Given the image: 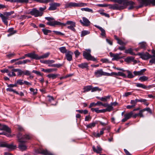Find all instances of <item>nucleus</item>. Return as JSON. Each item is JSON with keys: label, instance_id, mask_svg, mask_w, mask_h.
Returning a JSON list of instances; mask_svg holds the SVG:
<instances>
[{"label": "nucleus", "instance_id": "41", "mask_svg": "<svg viewBox=\"0 0 155 155\" xmlns=\"http://www.w3.org/2000/svg\"><path fill=\"white\" fill-rule=\"evenodd\" d=\"M81 10L82 11H85L86 12H91V13L93 12V10L92 9L88 8H81Z\"/></svg>", "mask_w": 155, "mask_h": 155}, {"label": "nucleus", "instance_id": "34", "mask_svg": "<svg viewBox=\"0 0 155 155\" xmlns=\"http://www.w3.org/2000/svg\"><path fill=\"white\" fill-rule=\"evenodd\" d=\"M90 32L88 31L84 30L82 31L81 34V37L85 36V35L89 34Z\"/></svg>", "mask_w": 155, "mask_h": 155}, {"label": "nucleus", "instance_id": "17", "mask_svg": "<svg viewBox=\"0 0 155 155\" xmlns=\"http://www.w3.org/2000/svg\"><path fill=\"white\" fill-rule=\"evenodd\" d=\"M92 149L94 152L97 153H101L102 151V149L99 145H98L96 147L94 146L92 147Z\"/></svg>", "mask_w": 155, "mask_h": 155}, {"label": "nucleus", "instance_id": "12", "mask_svg": "<svg viewBox=\"0 0 155 155\" xmlns=\"http://www.w3.org/2000/svg\"><path fill=\"white\" fill-rule=\"evenodd\" d=\"M137 55L140 56V58L143 59L147 60L150 58H152L151 55L147 52L145 53H138L137 54Z\"/></svg>", "mask_w": 155, "mask_h": 155}, {"label": "nucleus", "instance_id": "21", "mask_svg": "<svg viewBox=\"0 0 155 155\" xmlns=\"http://www.w3.org/2000/svg\"><path fill=\"white\" fill-rule=\"evenodd\" d=\"M125 53L126 54H129L132 55H137V54H135L133 51V50L131 48H129L125 50Z\"/></svg>", "mask_w": 155, "mask_h": 155}, {"label": "nucleus", "instance_id": "61", "mask_svg": "<svg viewBox=\"0 0 155 155\" xmlns=\"http://www.w3.org/2000/svg\"><path fill=\"white\" fill-rule=\"evenodd\" d=\"M53 32L55 33L56 35H64L63 33L60 31H53Z\"/></svg>", "mask_w": 155, "mask_h": 155}, {"label": "nucleus", "instance_id": "38", "mask_svg": "<svg viewBox=\"0 0 155 155\" xmlns=\"http://www.w3.org/2000/svg\"><path fill=\"white\" fill-rule=\"evenodd\" d=\"M28 2V0H14V2L17 3H27Z\"/></svg>", "mask_w": 155, "mask_h": 155}, {"label": "nucleus", "instance_id": "63", "mask_svg": "<svg viewBox=\"0 0 155 155\" xmlns=\"http://www.w3.org/2000/svg\"><path fill=\"white\" fill-rule=\"evenodd\" d=\"M6 135L7 137H9L11 136L10 133H5V132H2V133H0V135Z\"/></svg>", "mask_w": 155, "mask_h": 155}, {"label": "nucleus", "instance_id": "48", "mask_svg": "<svg viewBox=\"0 0 155 155\" xmlns=\"http://www.w3.org/2000/svg\"><path fill=\"white\" fill-rule=\"evenodd\" d=\"M110 96L108 95L104 97H102L101 98V101H106L107 99L110 98Z\"/></svg>", "mask_w": 155, "mask_h": 155}, {"label": "nucleus", "instance_id": "29", "mask_svg": "<svg viewBox=\"0 0 155 155\" xmlns=\"http://www.w3.org/2000/svg\"><path fill=\"white\" fill-rule=\"evenodd\" d=\"M134 59V57L133 56H129L127 57L124 60V61L127 63H129L133 61Z\"/></svg>", "mask_w": 155, "mask_h": 155}, {"label": "nucleus", "instance_id": "33", "mask_svg": "<svg viewBox=\"0 0 155 155\" xmlns=\"http://www.w3.org/2000/svg\"><path fill=\"white\" fill-rule=\"evenodd\" d=\"M139 44L140 46V48H141L145 49L146 48L147 44L145 42H143L140 43Z\"/></svg>", "mask_w": 155, "mask_h": 155}, {"label": "nucleus", "instance_id": "20", "mask_svg": "<svg viewBox=\"0 0 155 155\" xmlns=\"http://www.w3.org/2000/svg\"><path fill=\"white\" fill-rule=\"evenodd\" d=\"M42 63L48 64V66L49 67H53L51 66L53 65L52 63L55 62V61L54 60H47L44 61L43 62H42Z\"/></svg>", "mask_w": 155, "mask_h": 155}, {"label": "nucleus", "instance_id": "26", "mask_svg": "<svg viewBox=\"0 0 155 155\" xmlns=\"http://www.w3.org/2000/svg\"><path fill=\"white\" fill-rule=\"evenodd\" d=\"M128 2H131L132 3H130V4H127L126 5V7L128 5H130V7L128 8V9L129 10H131L133 9L134 7V5L135 4V3L134 2L131 1H129L128 0Z\"/></svg>", "mask_w": 155, "mask_h": 155}, {"label": "nucleus", "instance_id": "31", "mask_svg": "<svg viewBox=\"0 0 155 155\" xmlns=\"http://www.w3.org/2000/svg\"><path fill=\"white\" fill-rule=\"evenodd\" d=\"M148 79V78L145 76L140 77L139 78V80L141 82L147 81Z\"/></svg>", "mask_w": 155, "mask_h": 155}, {"label": "nucleus", "instance_id": "15", "mask_svg": "<svg viewBox=\"0 0 155 155\" xmlns=\"http://www.w3.org/2000/svg\"><path fill=\"white\" fill-rule=\"evenodd\" d=\"M83 21L81 20H80V22L84 26H88L90 25V22L85 17H82Z\"/></svg>", "mask_w": 155, "mask_h": 155}, {"label": "nucleus", "instance_id": "23", "mask_svg": "<svg viewBox=\"0 0 155 155\" xmlns=\"http://www.w3.org/2000/svg\"><path fill=\"white\" fill-rule=\"evenodd\" d=\"M94 26L101 31V35L102 36H105L106 35L105 30L103 28L97 25H95Z\"/></svg>", "mask_w": 155, "mask_h": 155}, {"label": "nucleus", "instance_id": "6", "mask_svg": "<svg viewBox=\"0 0 155 155\" xmlns=\"http://www.w3.org/2000/svg\"><path fill=\"white\" fill-rule=\"evenodd\" d=\"M50 55V53L48 52L46 53L43 55L39 56L38 55L36 54L34 52V53H31L27 54V56L31 57V58L33 59H35L36 60H39L41 58H47Z\"/></svg>", "mask_w": 155, "mask_h": 155}, {"label": "nucleus", "instance_id": "55", "mask_svg": "<svg viewBox=\"0 0 155 155\" xmlns=\"http://www.w3.org/2000/svg\"><path fill=\"white\" fill-rule=\"evenodd\" d=\"M151 59L150 60L149 63L150 64V65H151L152 64H155V58L152 57Z\"/></svg>", "mask_w": 155, "mask_h": 155}, {"label": "nucleus", "instance_id": "56", "mask_svg": "<svg viewBox=\"0 0 155 155\" xmlns=\"http://www.w3.org/2000/svg\"><path fill=\"white\" fill-rule=\"evenodd\" d=\"M17 31L14 30V28H10L8 29V32L9 33H14L15 32V34L16 33Z\"/></svg>", "mask_w": 155, "mask_h": 155}, {"label": "nucleus", "instance_id": "5", "mask_svg": "<svg viewBox=\"0 0 155 155\" xmlns=\"http://www.w3.org/2000/svg\"><path fill=\"white\" fill-rule=\"evenodd\" d=\"M91 50L90 49L85 50L83 51V55L84 58L87 60H91L93 61H97L96 58L91 55Z\"/></svg>", "mask_w": 155, "mask_h": 155}, {"label": "nucleus", "instance_id": "10", "mask_svg": "<svg viewBox=\"0 0 155 155\" xmlns=\"http://www.w3.org/2000/svg\"><path fill=\"white\" fill-rule=\"evenodd\" d=\"M30 13L31 15L35 17H41L42 16L41 12H39V10L36 8H33L30 12Z\"/></svg>", "mask_w": 155, "mask_h": 155}, {"label": "nucleus", "instance_id": "24", "mask_svg": "<svg viewBox=\"0 0 155 155\" xmlns=\"http://www.w3.org/2000/svg\"><path fill=\"white\" fill-rule=\"evenodd\" d=\"M78 66L79 68L82 69L88 68V64L86 62L80 64L78 65Z\"/></svg>", "mask_w": 155, "mask_h": 155}, {"label": "nucleus", "instance_id": "3", "mask_svg": "<svg viewBox=\"0 0 155 155\" xmlns=\"http://www.w3.org/2000/svg\"><path fill=\"white\" fill-rule=\"evenodd\" d=\"M140 4L138 8H141L144 6H147L150 4L155 6V0H137Z\"/></svg>", "mask_w": 155, "mask_h": 155}, {"label": "nucleus", "instance_id": "50", "mask_svg": "<svg viewBox=\"0 0 155 155\" xmlns=\"http://www.w3.org/2000/svg\"><path fill=\"white\" fill-rule=\"evenodd\" d=\"M117 76H122L125 78L127 77V76L125 74L120 72H118L117 73Z\"/></svg>", "mask_w": 155, "mask_h": 155}, {"label": "nucleus", "instance_id": "28", "mask_svg": "<svg viewBox=\"0 0 155 155\" xmlns=\"http://www.w3.org/2000/svg\"><path fill=\"white\" fill-rule=\"evenodd\" d=\"M122 54L121 53H120L119 54H114V57L112 58V60H117L121 58V57H120V55Z\"/></svg>", "mask_w": 155, "mask_h": 155}, {"label": "nucleus", "instance_id": "1", "mask_svg": "<svg viewBox=\"0 0 155 155\" xmlns=\"http://www.w3.org/2000/svg\"><path fill=\"white\" fill-rule=\"evenodd\" d=\"M45 19L48 21L47 22L48 25L55 27L56 25L61 26L62 27L65 26L66 25H69L67 28L72 31H75L76 30L74 27L76 26V23L74 22L71 21H67L66 23H61L60 22L54 20V18L52 17H46Z\"/></svg>", "mask_w": 155, "mask_h": 155}, {"label": "nucleus", "instance_id": "25", "mask_svg": "<svg viewBox=\"0 0 155 155\" xmlns=\"http://www.w3.org/2000/svg\"><path fill=\"white\" fill-rule=\"evenodd\" d=\"M58 74H48L47 77L49 78H51L52 79H55L58 76Z\"/></svg>", "mask_w": 155, "mask_h": 155}, {"label": "nucleus", "instance_id": "32", "mask_svg": "<svg viewBox=\"0 0 155 155\" xmlns=\"http://www.w3.org/2000/svg\"><path fill=\"white\" fill-rule=\"evenodd\" d=\"M15 69V68H13L11 70L12 72H10L9 71L8 74V75L10 77H12L14 76H16V74L15 73V71H14V70Z\"/></svg>", "mask_w": 155, "mask_h": 155}, {"label": "nucleus", "instance_id": "36", "mask_svg": "<svg viewBox=\"0 0 155 155\" xmlns=\"http://www.w3.org/2000/svg\"><path fill=\"white\" fill-rule=\"evenodd\" d=\"M127 72L128 73V75L127 77L128 78H132L134 77V75H133L131 71L129 70H127Z\"/></svg>", "mask_w": 155, "mask_h": 155}, {"label": "nucleus", "instance_id": "18", "mask_svg": "<svg viewBox=\"0 0 155 155\" xmlns=\"http://www.w3.org/2000/svg\"><path fill=\"white\" fill-rule=\"evenodd\" d=\"M110 9H112L113 10H118L121 8V7H120L116 4L113 5L107 4V7Z\"/></svg>", "mask_w": 155, "mask_h": 155}, {"label": "nucleus", "instance_id": "40", "mask_svg": "<svg viewBox=\"0 0 155 155\" xmlns=\"http://www.w3.org/2000/svg\"><path fill=\"white\" fill-rule=\"evenodd\" d=\"M136 84V86L138 87H141L143 89L147 88V86L143 84L140 83H137Z\"/></svg>", "mask_w": 155, "mask_h": 155}, {"label": "nucleus", "instance_id": "45", "mask_svg": "<svg viewBox=\"0 0 155 155\" xmlns=\"http://www.w3.org/2000/svg\"><path fill=\"white\" fill-rule=\"evenodd\" d=\"M42 31L45 35H47L48 33H51V31L46 29H42Z\"/></svg>", "mask_w": 155, "mask_h": 155}, {"label": "nucleus", "instance_id": "52", "mask_svg": "<svg viewBox=\"0 0 155 155\" xmlns=\"http://www.w3.org/2000/svg\"><path fill=\"white\" fill-rule=\"evenodd\" d=\"M6 90L7 91H10V92H11V91L13 92L14 93H16V94H18V93L17 91H16L15 90H14L11 88H7L6 89Z\"/></svg>", "mask_w": 155, "mask_h": 155}, {"label": "nucleus", "instance_id": "35", "mask_svg": "<svg viewBox=\"0 0 155 155\" xmlns=\"http://www.w3.org/2000/svg\"><path fill=\"white\" fill-rule=\"evenodd\" d=\"M97 124L96 122H93L87 124L86 125V127L87 128H92L94 127Z\"/></svg>", "mask_w": 155, "mask_h": 155}, {"label": "nucleus", "instance_id": "30", "mask_svg": "<svg viewBox=\"0 0 155 155\" xmlns=\"http://www.w3.org/2000/svg\"><path fill=\"white\" fill-rule=\"evenodd\" d=\"M134 114V112L133 111H131L128 113L127 114H126L124 115V117L126 118L127 120L129 119L131 117H132V115Z\"/></svg>", "mask_w": 155, "mask_h": 155}, {"label": "nucleus", "instance_id": "54", "mask_svg": "<svg viewBox=\"0 0 155 155\" xmlns=\"http://www.w3.org/2000/svg\"><path fill=\"white\" fill-rule=\"evenodd\" d=\"M31 72L28 70H25L23 71V74L27 76H28L31 74Z\"/></svg>", "mask_w": 155, "mask_h": 155}, {"label": "nucleus", "instance_id": "16", "mask_svg": "<svg viewBox=\"0 0 155 155\" xmlns=\"http://www.w3.org/2000/svg\"><path fill=\"white\" fill-rule=\"evenodd\" d=\"M0 130H4L8 133H11V129L7 126L0 124Z\"/></svg>", "mask_w": 155, "mask_h": 155}, {"label": "nucleus", "instance_id": "7", "mask_svg": "<svg viewBox=\"0 0 155 155\" xmlns=\"http://www.w3.org/2000/svg\"><path fill=\"white\" fill-rule=\"evenodd\" d=\"M114 2H116L118 4H116L120 7H121V8L119 10L123 9L126 8V5L127 4H131V2H128V0H115Z\"/></svg>", "mask_w": 155, "mask_h": 155}, {"label": "nucleus", "instance_id": "51", "mask_svg": "<svg viewBox=\"0 0 155 155\" xmlns=\"http://www.w3.org/2000/svg\"><path fill=\"white\" fill-rule=\"evenodd\" d=\"M117 43L120 45H125L127 44V43L124 42L121 40L120 39L117 41Z\"/></svg>", "mask_w": 155, "mask_h": 155}, {"label": "nucleus", "instance_id": "39", "mask_svg": "<svg viewBox=\"0 0 155 155\" xmlns=\"http://www.w3.org/2000/svg\"><path fill=\"white\" fill-rule=\"evenodd\" d=\"M14 71L16 72H18V75L21 76L23 74V71L19 69H15L14 70Z\"/></svg>", "mask_w": 155, "mask_h": 155}, {"label": "nucleus", "instance_id": "49", "mask_svg": "<svg viewBox=\"0 0 155 155\" xmlns=\"http://www.w3.org/2000/svg\"><path fill=\"white\" fill-rule=\"evenodd\" d=\"M24 81L23 80L19 79L17 81L16 83L17 84L22 85L24 84Z\"/></svg>", "mask_w": 155, "mask_h": 155}, {"label": "nucleus", "instance_id": "64", "mask_svg": "<svg viewBox=\"0 0 155 155\" xmlns=\"http://www.w3.org/2000/svg\"><path fill=\"white\" fill-rule=\"evenodd\" d=\"M101 61L103 63H107L109 62V60L107 59H102Z\"/></svg>", "mask_w": 155, "mask_h": 155}, {"label": "nucleus", "instance_id": "11", "mask_svg": "<svg viewBox=\"0 0 155 155\" xmlns=\"http://www.w3.org/2000/svg\"><path fill=\"white\" fill-rule=\"evenodd\" d=\"M0 147H6L9 149H14L16 147V145H14L13 144H8L5 142H0Z\"/></svg>", "mask_w": 155, "mask_h": 155}, {"label": "nucleus", "instance_id": "47", "mask_svg": "<svg viewBox=\"0 0 155 155\" xmlns=\"http://www.w3.org/2000/svg\"><path fill=\"white\" fill-rule=\"evenodd\" d=\"M46 9V6H44L43 7H40L39 8V12L42 13V15H43L44 11Z\"/></svg>", "mask_w": 155, "mask_h": 155}, {"label": "nucleus", "instance_id": "43", "mask_svg": "<svg viewBox=\"0 0 155 155\" xmlns=\"http://www.w3.org/2000/svg\"><path fill=\"white\" fill-rule=\"evenodd\" d=\"M30 90L31 92L32 93V94L33 95H35L37 93L38 90L37 89H35L32 88H31L30 89Z\"/></svg>", "mask_w": 155, "mask_h": 155}, {"label": "nucleus", "instance_id": "2", "mask_svg": "<svg viewBox=\"0 0 155 155\" xmlns=\"http://www.w3.org/2000/svg\"><path fill=\"white\" fill-rule=\"evenodd\" d=\"M87 4L79 2L78 3L74 2H70L66 3L65 5V8H72V7L76 8L78 7H82L87 6Z\"/></svg>", "mask_w": 155, "mask_h": 155}, {"label": "nucleus", "instance_id": "58", "mask_svg": "<svg viewBox=\"0 0 155 155\" xmlns=\"http://www.w3.org/2000/svg\"><path fill=\"white\" fill-rule=\"evenodd\" d=\"M74 54L75 55L76 58H77L80 54V52L78 51V50H76L74 52Z\"/></svg>", "mask_w": 155, "mask_h": 155}, {"label": "nucleus", "instance_id": "62", "mask_svg": "<svg viewBox=\"0 0 155 155\" xmlns=\"http://www.w3.org/2000/svg\"><path fill=\"white\" fill-rule=\"evenodd\" d=\"M131 92H126L124 93V94L123 95V96L124 97H127L129 95H131Z\"/></svg>", "mask_w": 155, "mask_h": 155}, {"label": "nucleus", "instance_id": "42", "mask_svg": "<svg viewBox=\"0 0 155 155\" xmlns=\"http://www.w3.org/2000/svg\"><path fill=\"white\" fill-rule=\"evenodd\" d=\"M106 109L107 111L110 112L113 110V107L111 104H109Z\"/></svg>", "mask_w": 155, "mask_h": 155}, {"label": "nucleus", "instance_id": "37", "mask_svg": "<svg viewBox=\"0 0 155 155\" xmlns=\"http://www.w3.org/2000/svg\"><path fill=\"white\" fill-rule=\"evenodd\" d=\"M59 49L60 51L63 53H67L68 51L66 49L65 47H62L59 48Z\"/></svg>", "mask_w": 155, "mask_h": 155}, {"label": "nucleus", "instance_id": "46", "mask_svg": "<svg viewBox=\"0 0 155 155\" xmlns=\"http://www.w3.org/2000/svg\"><path fill=\"white\" fill-rule=\"evenodd\" d=\"M139 102H143L144 104L147 106L149 104V103L147 102V100L146 99H140Z\"/></svg>", "mask_w": 155, "mask_h": 155}, {"label": "nucleus", "instance_id": "59", "mask_svg": "<svg viewBox=\"0 0 155 155\" xmlns=\"http://www.w3.org/2000/svg\"><path fill=\"white\" fill-rule=\"evenodd\" d=\"M143 110L144 111H147L150 113H152V111L151 109L149 107L145 108L143 109Z\"/></svg>", "mask_w": 155, "mask_h": 155}, {"label": "nucleus", "instance_id": "4", "mask_svg": "<svg viewBox=\"0 0 155 155\" xmlns=\"http://www.w3.org/2000/svg\"><path fill=\"white\" fill-rule=\"evenodd\" d=\"M21 133H19L17 135L18 141L19 142L18 148L22 151L25 150H27V146L25 143L26 142L25 140H22V138H21Z\"/></svg>", "mask_w": 155, "mask_h": 155}, {"label": "nucleus", "instance_id": "14", "mask_svg": "<svg viewBox=\"0 0 155 155\" xmlns=\"http://www.w3.org/2000/svg\"><path fill=\"white\" fill-rule=\"evenodd\" d=\"M73 53L70 51H68L65 54V59L68 61H70L72 60V55Z\"/></svg>", "mask_w": 155, "mask_h": 155}, {"label": "nucleus", "instance_id": "27", "mask_svg": "<svg viewBox=\"0 0 155 155\" xmlns=\"http://www.w3.org/2000/svg\"><path fill=\"white\" fill-rule=\"evenodd\" d=\"M92 86L91 85H88L84 86L83 88L84 91V93L90 91L92 89Z\"/></svg>", "mask_w": 155, "mask_h": 155}, {"label": "nucleus", "instance_id": "13", "mask_svg": "<svg viewBox=\"0 0 155 155\" xmlns=\"http://www.w3.org/2000/svg\"><path fill=\"white\" fill-rule=\"evenodd\" d=\"M50 6L49 7L48 10L50 11H54L56 10L58 7L60 6V4L59 3L54 2L50 4Z\"/></svg>", "mask_w": 155, "mask_h": 155}, {"label": "nucleus", "instance_id": "53", "mask_svg": "<svg viewBox=\"0 0 155 155\" xmlns=\"http://www.w3.org/2000/svg\"><path fill=\"white\" fill-rule=\"evenodd\" d=\"M57 69L56 68H49L46 69V72L50 73L54 71H56Z\"/></svg>", "mask_w": 155, "mask_h": 155}, {"label": "nucleus", "instance_id": "8", "mask_svg": "<svg viewBox=\"0 0 155 155\" xmlns=\"http://www.w3.org/2000/svg\"><path fill=\"white\" fill-rule=\"evenodd\" d=\"M10 16L7 12H4L3 14L0 13V17L2 18V21L6 25H8V16Z\"/></svg>", "mask_w": 155, "mask_h": 155}, {"label": "nucleus", "instance_id": "9", "mask_svg": "<svg viewBox=\"0 0 155 155\" xmlns=\"http://www.w3.org/2000/svg\"><path fill=\"white\" fill-rule=\"evenodd\" d=\"M109 73L105 72L103 71L102 69L96 71L94 73V75L96 77L98 78L103 75L107 76L109 75Z\"/></svg>", "mask_w": 155, "mask_h": 155}, {"label": "nucleus", "instance_id": "19", "mask_svg": "<svg viewBox=\"0 0 155 155\" xmlns=\"http://www.w3.org/2000/svg\"><path fill=\"white\" fill-rule=\"evenodd\" d=\"M146 71V69H144L139 71H134L133 73L135 76H140L143 75L144 72Z\"/></svg>", "mask_w": 155, "mask_h": 155}, {"label": "nucleus", "instance_id": "44", "mask_svg": "<svg viewBox=\"0 0 155 155\" xmlns=\"http://www.w3.org/2000/svg\"><path fill=\"white\" fill-rule=\"evenodd\" d=\"M101 91V89L99 88L98 87H92V89H91V92H94L97 91Z\"/></svg>", "mask_w": 155, "mask_h": 155}, {"label": "nucleus", "instance_id": "60", "mask_svg": "<svg viewBox=\"0 0 155 155\" xmlns=\"http://www.w3.org/2000/svg\"><path fill=\"white\" fill-rule=\"evenodd\" d=\"M91 117L90 115H89L87 116H86L85 118V121H88L91 119Z\"/></svg>", "mask_w": 155, "mask_h": 155}, {"label": "nucleus", "instance_id": "57", "mask_svg": "<svg viewBox=\"0 0 155 155\" xmlns=\"http://www.w3.org/2000/svg\"><path fill=\"white\" fill-rule=\"evenodd\" d=\"M144 112L143 109L140 110L139 113L138 114V116H139L140 117H143L144 116L143 114V113Z\"/></svg>", "mask_w": 155, "mask_h": 155}, {"label": "nucleus", "instance_id": "22", "mask_svg": "<svg viewBox=\"0 0 155 155\" xmlns=\"http://www.w3.org/2000/svg\"><path fill=\"white\" fill-rule=\"evenodd\" d=\"M21 134V138H22V140H29L30 139L31 137L30 135L29 134H25L22 136Z\"/></svg>", "mask_w": 155, "mask_h": 155}]
</instances>
